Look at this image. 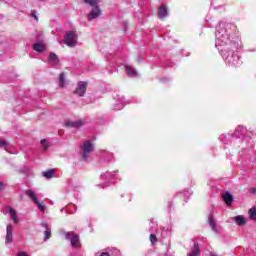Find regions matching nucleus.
<instances>
[{"mask_svg": "<svg viewBox=\"0 0 256 256\" xmlns=\"http://www.w3.org/2000/svg\"><path fill=\"white\" fill-rule=\"evenodd\" d=\"M182 195H183V197H185V201H187V199H189V197H191V195H193V191H191V189H186V190H184Z\"/></svg>", "mask_w": 256, "mask_h": 256, "instance_id": "27", "label": "nucleus"}, {"mask_svg": "<svg viewBox=\"0 0 256 256\" xmlns=\"http://www.w3.org/2000/svg\"><path fill=\"white\" fill-rule=\"evenodd\" d=\"M65 127H69L70 129H79V127H83L85 125L84 120H76V121H71L68 120L64 123Z\"/></svg>", "mask_w": 256, "mask_h": 256, "instance_id": "8", "label": "nucleus"}, {"mask_svg": "<svg viewBox=\"0 0 256 256\" xmlns=\"http://www.w3.org/2000/svg\"><path fill=\"white\" fill-rule=\"evenodd\" d=\"M72 209H74V211H67L68 215H73V213L77 211V206L73 205Z\"/></svg>", "mask_w": 256, "mask_h": 256, "instance_id": "34", "label": "nucleus"}, {"mask_svg": "<svg viewBox=\"0 0 256 256\" xmlns=\"http://www.w3.org/2000/svg\"><path fill=\"white\" fill-rule=\"evenodd\" d=\"M188 256H201V251L199 250V244L194 243L193 248Z\"/></svg>", "mask_w": 256, "mask_h": 256, "instance_id": "20", "label": "nucleus"}, {"mask_svg": "<svg viewBox=\"0 0 256 256\" xmlns=\"http://www.w3.org/2000/svg\"><path fill=\"white\" fill-rule=\"evenodd\" d=\"M86 5H90L91 7H97V0H83Z\"/></svg>", "mask_w": 256, "mask_h": 256, "instance_id": "29", "label": "nucleus"}, {"mask_svg": "<svg viewBox=\"0 0 256 256\" xmlns=\"http://www.w3.org/2000/svg\"><path fill=\"white\" fill-rule=\"evenodd\" d=\"M40 143H41L42 148L44 149V151H47L49 149V145H47V140L46 139L41 140Z\"/></svg>", "mask_w": 256, "mask_h": 256, "instance_id": "31", "label": "nucleus"}, {"mask_svg": "<svg viewBox=\"0 0 256 256\" xmlns=\"http://www.w3.org/2000/svg\"><path fill=\"white\" fill-rule=\"evenodd\" d=\"M82 157L85 160H87V158L89 157V154L91 153V151H93V143H91L89 140H86L82 146Z\"/></svg>", "mask_w": 256, "mask_h": 256, "instance_id": "7", "label": "nucleus"}, {"mask_svg": "<svg viewBox=\"0 0 256 256\" xmlns=\"http://www.w3.org/2000/svg\"><path fill=\"white\" fill-rule=\"evenodd\" d=\"M40 1H43V0H40Z\"/></svg>", "mask_w": 256, "mask_h": 256, "instance_id": "39", "label": "nucleus"}, {"mask_svg": "<svg viewBox=\"0 0 256 256\" xmlns=\"http://www.w3.org/2000/svg\"><path fill=\"white\" fill-rule=\"evenodd\" d=\"M125 105L123 103H119L117 106L114 107V111H121Z\"/></svg>", "mask_w": 256, "mask_h": 256, "instance_id": "32", "label": "nucleus"}, {"mask_svg": "<svg viewBox=\"0 0 256 256\" xmlns=\"http://www.w3.org/2000/svg\"><path fill=\"white\" fill-rule=\"evenodd\" d=\"M101 15V9L99 6L92 7V10L88 14V21H93V19H97Z\"/></svg>", "mask_w": 256, "mask_h": 256, "instance_id": "10", "label": "nucleus"}, {"mask_svg": "<svg viewBox=\"0 0 256 256\" xmlns=\"http://www.w3.org/2000/svg\"><path fill=\"white\" fill-rule=\"evenodd\" d=\"M247 133V128L245 126L239 125L234 133H232L234 139H241L242 137H245V134Z\"/></svg>", "mask_w": 256, "mask_h": 256, "instance_id": "9", "label": "nucleus"}, {"mask_svg": "<svg viewBox=\"0 0 256 256\" xmlns=\"http://www.w3.org/2000/svg\"><path fill=\"white\" fill-rule=\"evenodd\" d=\"M31 17H33L35 21H39V17H37V15L35 14V11H32Z\"/></svg>", "mask_w": 256, "mask_h": 256, "instance_id": "35", "label": "nucleus"}, {"mask_svg": "<svg viewBox=\"0 0 256 256\" xmlns=\"http://www.w3.org/2000/svg\"><path fill=\"white\" fill-rule=\"evenodd\" d=\"M117 173H119V170L112 172L106 171L105 173L100 174V179L102 181L100 187H102V189L109 187L117 179Z\"/></svg>", "mask_w": 256, "mask_h": 256, "instance_id": "2", "label": "nucleus"}, {"mask_svg": "<svg viewBox=\"0 0 256 256\" xmlns=\"http://www.w3.org/2000/svg\"><path fill=\"white\" fill-rule=\"evenodd\" d=\"M8 213L10 214V219H12V221L17 224L19 223V218L17 216V211H15V209L13 208H9Z\"/></svg>", "mask_w": 256, "mask_h": 256, "instance_id": "21", "label": "nucleus"}, {"mask_svg": "<svg viewBox=\"0 0 256 256\" xmlns=\"http://www.w3.org/2000/svg\"><path fill=\"white\" fill-rule=\"evenodd\" d=\"M111 161H113V154H111V152H105L103 155V164L109 165Z\"/></svg>", "mask_w": 256, "mask_h": 256, "instance_id": "19", "label": "nucleus"}, {"mask_svg": "<svg viewBox=\"0 0 256 256\" xmlns=\"http://www.w3.org/2000/svg\"><path fill=\"white\" fill-rule=\"evenodd\" d=\"M25 195L29 197L32 201H34L35 205L38 207L39 211L42 213L45 212V205L39 201V198L37 197V194L32 189L26 190Z\"/></svg>", "mask_w": 256, "mask_h": 256, "instance_id": "3", "label": "nucleus"}, {"mask_svg": "<svg viewBox=\"0 0 256 256\" xmlns=\"http://www.w3.org/2000/svg\"><path fill=\"white\" fill-rule=\"evenodd\" d=\"M41 226L46 229L44 231V241H49L51 239V227L47 224V222H43Z\"/></svg>", "mask_w": 256, "mask_h": 256, "instance_id": "15", "label": "nucleus"}, {"mask_svg": "<svg viewBox=\"0 0 256 256\" xmlns=\"http://www.w3.org/2000/svg\"><path fill=\"white\" fill-rule=\"evenodd\" d=\"M248 215H249V218H250L252 221H256V207H252V208L248 211Z\"/></svg>", "mask_w": 256, "mask_h": 256, "instance_id": "25", "label": "nucleus"}, {"mask_svg": "<svg viewBox=\"0 0 256 256\" xmlns=\"http://www.w3.org/2000/svg\"><path fill=\"white\" fill-rule=\"evenodd\" d=\"M64 235H65V239H67V241H70L74 249H78V247H81V242L79 241V235L73 232H65Z\"/></svg>", "mask_w": 256, "mask_h": 256, "instance_id": "5", "label": "nucleus"}, {"mask_svg": "<svg viewBox=\"0 0 256 256\" xmlns=\"http://www.w3.org/2000/svg\"><path fill=\"white\" fill-rule=\"evenodd\" d=\"M125 70H126V75H128V77H137V71H135L133 67L126 65Z\"/></svg>", "mask_w": 256, "mask_h": 256, "instance_id": "22", "label": "nucleus"}, {"mask_svg": "<svg viewBox=\"0 0 256 256\" xmlns=\"http://www.w3.org/2000/svg\"><path fill=\"white\" fill-rule=\"evenodd\" d=\"M235 222L237 225H245V217L238 215L235 217Z\"/></svg>", "mask_w": 256, "mask_h": 256, "instance_id": "26", "label": "nucleus"}, {"mask_svg": "<svg viewBox=\"0 0 256 256\" xmlns=\"http://www.w3.org/2000/svg\"><path fill=\"white\" fill-rule=\"evenodd\" d=\"M219 139L225 145H229L231 143V139H235V136H233V133L232 134L226 133V134L220 135Z\"/></svg>", "mask_w": 256, "mask_h": 256, "instance_id": "12", "label": "nucleus"}, {"mask_svg": "<svg viewBox=\"0 0 256 256\" xmlns=\"http://www.w3.org/2000/svg\"><path fill=\"white\" fill-rule=\"evenodd\" d=\"M64 43L67 47H75L77 45V33L75 31H69L64 36Z\"/></svg>", "mask_w": 256, "mask_h": 256, "instance_id": "4", "label": "nucleus"}, {"mask_svg": "<svg viewBox=\"0 0 256 256\" xmlns=\"http://www.w3.org/2000/svg\"><path fill=\"white\" fill-rule=\"evenodd\" d=\"M237 31V26L229 22H220L215 32V47H217L222 59L228 67H241V41L233 37Z\"/></svg>", "mask_w": 256, "mask_h": 256, "instance_id": "1", "label": "nucleus"}, {"mask_svg": "<svg viewBox=\"0 0 256 256\" xmlns=\"http://www.w3.org/2000/svg\"><path fill=\"white\" fill-rule=\"evenodd\" d=\"M59 85L60 87H63L65 85V74H60V78H59Z\"/></svg>", "mask_w": 256, "mask_h": 256, "instance_id": "30", "label": "nucleus"}, {"mask_svg": "<svg viewBox=\"0 0 256 256\" xmlns=\"http://www.w3.org/2000/svg\"><path fill=\"white\" fill-rule=\"evenodd\" d=\"M34 51H37V53H43L45 51V44L43 43H36L33 45Z\"/></svg>", "mask_w": 256, "mask_h": 256, "instance_id": "24", "label": "nucleus"}, {"mask_svg": "<svg viewBox=\"0 0 256 256\" xmlns=\"http://www.w3.org/2000/svg\"><path fill=\"white\" fill-rule=\"evenodd\" d=\"M13 241V225L9 224L6 228V243Z\"/></svg>", "mask_w": 256, "mask_h": 256, "instance_id": "16", "label": "nucleus"}, {"mask_svg": "<svg viewBox=\"0 0 256 256\" xmlns=\"http://www.w3.org/2000/svg\"><path fill=\"white\" fill-rule=\"evenodd\" d=\"M223 200L226 203V205H231V203H233V195H231V193L226 192L223 195Z\"/></svg>", "mask_w": 256, "mask_h": 256, "instance_id": "23", "label": "nucleus"}, {"mask_svg": "<svg viewBox=\"0 0 256 256\" xmlns=\"http://www.w3.org/2000/svg\"><path fill=\"white\" fill-rule=\"evenodd\" d=\"M96 256H121V251L117 248H106L102 252L96 253Z\"/></svg>", "mask_w": 256, "mask_h": 256, "instance_id": "6", "label": "nucleus"}, {"mask_svg": "<svg viewBox=\"0 0 256 256\" xmlns=\"http://www.w3.org/2000/svg\"><path fill=\"white\" fill-rule=\"evenodd\" d=\"M86 91H87V83L79 82L74 93L76 95H79V97H83V95H85Z\"/></svg>", "mask_w": 256, "mask_h": 256, "instance_id": "11", "label": "nucleus"}, {"mask_svg": "<svg viewBox=\"0 0 256 256\" xmlns=\"http://www.w3.org/2000/svg\"><path fill=\"white\" fill-rule=\"evenodd\" d=\"M48 63L53 66L59 65V57L55 53H50Z\"/></svg>", "mask_w": 256, "mask_h": 256, "instance_id": "18", "label": "nucleus"}, {"mask_svg": "<svg viewBox=\"0 0 256 256\" xmlns=\"http://www.w3.org/2000/svg\"><path fill=\"white\" fill-rule=\"evenodd\" d=\"M167 15H169V10H167V7L165 5H161L158 10L159 19H165Z\"/></svg>", "mask_w": 256, "mask_h": 256, "instance_id": "17", "label": "nucleus"}, {"mask_svg": "<svg viewBox=\"0 0 256 256\" xmlns=\"http://www.w3.org/2000/svg\"><path fill=\"white\" fill-rule=\"evenodd\" d=\"M208 223L214 233H219V226L217 225V223H215V218L213 217V214H209Z\"/></svg>", "mask_w": 256, "mask_h": 256, "instance_id": "14", "label": "nucleus"}, {"mask_svg": "<svg viewBox=\"0 0 256 256\" xmlns=\"http://www.w3.org/2000/svg\"><path fill=\"white\" fill-rule=\"evenodd\" d=\"M43 177L46 179H51L53 177V170H48L42 173Z\"/></svg>", "mask_w": 256, "mask_h": 256, "instance_id": "28", "label": "nucleus"}, {"mask_svg": "<svg viewBox=\"0 0 256 256\" xmlns=\"http://www.w3.org/2000/svg\"><path fill=\"white\" fill-rule=\"evenodd\" d=\"M7 145H8V143H7L6 140H1L0 141V147H4L6 151H7Z\"/></svg>", "mask_w": 256, "mask_h": 256, "instance_id": "33", "label": "nucleus"}, {"mask_svg": "<svg viewBox=\"0 0 256 256\" xmlns=\"http://www.w3.org/2000/svg\"><path fill=\"white\" fill-rule=\"evenodd\" d=\"M3 187H5V183H3L2 181H0V191H1V189H3Z\"/></svg>", "mask_w": 256, "mask_h": 256, "instance_id": "37", "label": "nucleus"}, {"mask_svg": "<svg viewBox=\"0 0 256 256\" xmlns=\"http://www.w3.org/2000/svg\"><path fill=\"white\" fill-rule=\"evenodd\" d=\"M155 227H157V223L151 221V226H150L149 231L151 233L150 241H151L152 245H155V243H157V236H155V234H153V233H155Z\"/></svg>", "mask_w": 256, "mask_h": 256, "instance_id": "13", "label": "nucleus"}, {"mask_svg": "<svg viewBox=\"0 0 256 256\" xmlns=\"http://www.w3.org/2000/svg\"><path fill=\"white\" fill-rule=\"evenodd\" d=\"M18 256H27V253H25V252H19V253H18Z\"/></svg>", "mask_w": 256, "mask_h": 256, "instance_id": "38", "label": "nucleus"}, {"mask_svg": "<svg viewBox=\"0 0 256 256\" xmlns=\"http://www.w3.org/2000/svg\"><path fill=\"white\" fill-rule=\"evenodd\" d=\"M249 193H251L252 195H255L256 189L255 188H250Z\"/></svg>", "mask_w": 256, "mask_h": 256, "instance_id": "36", "label": "nucleus"}]
</instances>
